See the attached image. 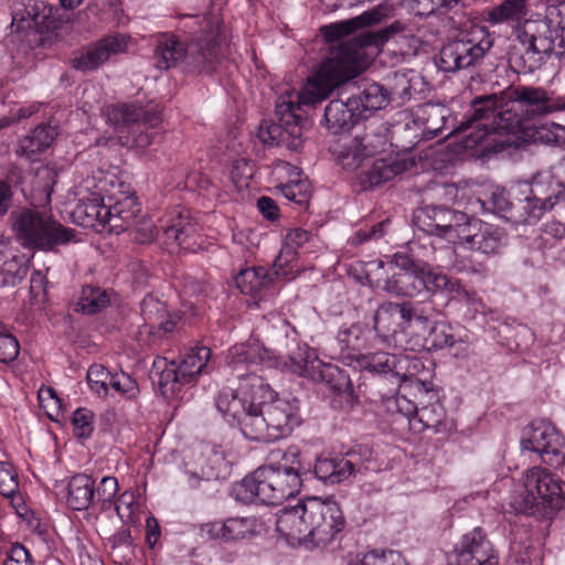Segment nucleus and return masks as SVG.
<instances>
[{
  "label": "nucleus",
  "instance_id": "nucleus-33",
  "mask_svg": "<svg viewBox=\"0 0 565 565\" xmlns=\"http://www.w3.org/2000/svg\"><path fill=\"white\" fill-rule=\"evenodd\" d=\"M385 87L375 82L363 79L358 86V93L352 95L361 116L366 118L373 111L386 107L388 103Z\"/></svg>",
  "mask_w": 565,
  "mask_h": 565
},
{
  "label": "nucleus",
  "instance_id": "nucleus-63",
  "mask_svg": "<svg viewBox=\"0 0 565 565\" xmlns=\"http://www.w3.org/2000/svg\"><path fill=\"white\" fill-rule=\"evenodd\" d=\"M426 262L415 259L406 253H396L393 255L390 267L393 268L395 266L403 270V273L418 278Z\"/></svg>",
  "mask_w": 565,
  "mask_h": 565
},
{
  "label": "nucleus",
  "instance_id": "nucleus-36",
  "mask_svg": "<svg viewBox=\"0 0 565 565\" xmlns=\"http://www.w3.org/2000/svg\"><path fill=\"white\" fill-rule=\"evenodd\" d=\"M57 136L55 126L39 125L25 136L17 149L19 156L35 160L36 156L46 150Z\"/></svg>",
  "mask_w": 565,
  "mask_h": 565
},
{
  "label": "nucleus",
  "instance_id": "nucleus-13",
  "mask_svg": "<svg viewBox=\"0 0 565 565\" xmlns=\"http://www.w3.org/2000/svg\"><path fill=\"white\" fill-rule=\"evenodd\" d=\"M179 470L180 482L194 490L203 482L226 479L231 475V465L222 451L199 446L183 455Z\"/></svg>",
  "mask_w": 565,
  "mask_h": 565
},
{
  "label": "nucleus",
  "instance_id": "nucleus-64",
  "mask_svg": "<svg viewBox=\"0 0 565 565\" xmlns=\"http://www.w3.org/2000/svg\"><path fill=\"white\" fill-rule=\"evenodd\" d=\"M140 347L151 348L159 344L164 338L159 331L157 322H145L135 334Z\"/></svg>",
  "mask_w": 565,
  "mask_h": 565
},
{
  "label": "nucleus",
  "instance_id": "nucleus-38",
  "mask_svg": "<svg viewBox=\"0 0 565 565\" xmlns=\"http://www.w3.org/2000/svg\"><path fill=\"white\" fill-rule=\"evenodd\" d=\"M372 330L364 323L355 322L350 326L343 324L337 334V342L342 352L348 351L349 355L354 353L358 356L369 348V338Z\"/></svg>",
  "mask_w": 565,
  "mask_h": 565
},
{
  "label": "nucleus",
  "instance_id": "nucleus-53",
  "mask_svg": "<svg viewBox=\"0 0 565 565\" xmlns=\"http://www.w3.org/2000/svg\"><path fill=\"white\" fill-rule=\"evenodd\" d=\"M276 189L290 202L298 205H305L310 199V183L307 179H292L287 183H281Z\"/></svg>",
  "mask_w": 565,
  "mask_h": 565
},
{
  "label": "nucleus",
  "instance_id": "nucleus-50",
  "mask_svg": "<svg viewBox=\"0 0 565 565\" xmlns=\"http://www.w3.org/2000/svg\"><path fill=\"white\" fill-rule=\"evenodd\" d=\"M119 490L117 478L106 476L100 479L98 484L95 483V499L93 507H97L100 511L109 510L117 497Z\"/></svg>",
  "mask_w": 565,
  "mask_h": 565
},
{
  "label": "nucleus",
  "instance_id": "nucleus-43",
  "mask_svg": "<svg viewBox=\"0 0 565 565\" xmlns=\"http://www.w3.org/2000/svg\"><path fill=\"white\" fill-rule=\"evenodd\" d=\"M267 463L263 467H271L276 471H285L294 472L300 475H305L306 472L302 470L301 461H300V450L295 447H288L286 449L275 448L269 451Z\"/></svg>",
  "mask_w": 565,
  "mask_h": 565
},
{
  "label": "nucleus",
  "instance_id": "nucleus-23",
  "mask_svg": "<svg viewBox=\"0 0 565 565\" xmlns=\"http://www.w3.org/2000/svg\"><path fill=\"white\" fill-rule=\"evenodd\" d=\"M188 44L173 33H159L156 36L154 65L159 70H170L186 64Z\"/></svg>",
  "mask_w": 565,
  "mask_h": 565
},
{
  "label": "nucleus",
  "instance_id": "nucleus-31",
  "mask_svg": "<svg viewBox=\"0 0 565 565\" xmlns=\"http://www.w3.org/2000/svg\"><path fill=\"white\" fill-rule=\"evenodd\" d=\"M411 163L405 159H379L362 174L361 184L364 190L372 189L394 179L407 171Z\"/></svg>",
  "mask_w": 565,
  "mask_h": 565
},
{
  "label": "nucleus",
  "instance_id": "nucleus-52",
  "mask_svg": "<svg viewBox=\"0 0 565 565\" xmlns=\"http://www.w3.org/2000/svg\"><path fill=\"white\" fill-rule=\"evenodd\" d=\"M358 359L363 369L374 374L390 373L395 366V356L382 351L361 353Z\"/></svg>",
  "mask_w": 565,
  "mask_h": 565
},
{
  "label": "nucleus",
  "instance_id": "nucleus-47",
  "mask_svg": "<svg viewBox=\"0 0 565 565\" xmlns=\"http://www.w3.org/2000/svg\"><path fill=\"white\" fill-rule=\"evenodd\" d=\"M141 113L142 106L136 104L109 105L105 109L107 121L116 128L139 124Z\"/></svg>",
  "mask_w": 565,
  "mask_h": 565
},
{
  "label": "nucleus",
  "instance_id": "nucleus-55",
  "mask_svg": "<svg viewBox=\"0 0 565 565\" xmlns=\"http://www.w3.org/2000/svg\"><path fill=\"white\" fill-rule=\"evenodd\" d=\"M86 379L93 392L99 396H107L108 382L113 379V373L104 365L93 364L87 371Z\"/></svg>",
  "mask_w": 565,
  "mask_h": 565
},
{
  "label": "nucleus",
  "instance_id": "nucleus-46",
  "mask_svg": "<svg viewBox=\"0 0 565 565\" xmlns=\"http://www.w3.org/2000/svg\"><path fill=\"white\" fill-rule=\"evenodd\" d=\"M110 303V295L106 289L85 286L77 302V310L85 315H95Z\"/></svg>",
  "mask_w": 565,
  "mask_h": 565
},
{
  "label": "nucleus",
  "instance_id": "nucleus-18",
  "mask_svg": "<svg viewBox=\"0 0 565 565\" xmlns=\"http://www.w3.org/2000/svg\"><path fill=\"white\" fill-rule=\"evenodd\" d=\"M126 47L127 43L124 36L118 34L105 36L78 52L71 60V65L81 72L95 71L107 62L111 55L124 52Z\"/></svg>",
  "mask_w": 565,
  "mask_h": 565
},
{
  "label": "nucleus",
  "instance_id": "nucleus-39",
  "mask_svg": "<svg viewBox=\"0 0 565 565\" xmlns=\"http://www.w3.org/2000/svg\"><path fill=\"white\" fill-rule=\"evenodd\" d=\"M535 177V192H550L558 202L565 201V157L548 171H539Z\"/></svg>",
  "mask_w": 565,
  "mask_h": 565
},
{
  "label": "nucleus",
  "instance_id": "nucleus-49",
  "mask_svg": "<svg viewBox=\"0 0 565 565\" xmlns=\"http://www.w3.org/2000/svg\"><path fill=\"white\" fill-rule=\"evenodd\" d=\"M446 411L438 401L419 408L415 429H434L439 431L445 426Z\"/></svg>",
  "mask_w": 565,
  "mask_h": 565
},
{
  "label": "nucleus",
  "instance_id": "nucleus-7",
  "mask_svg": "<svg viewBox=\"0 0 565 565\" xmlns=\"http://www.w3.org/2000/svg\"><path fill=\"white\" fill-rule=\"evenodd\" d=\"M518 45L510 52L509 63L516 73H533L540 70L554 55L565 56L561 52L556 34L542 20L527 21L516 31Z\"/></svg>",
  "mask_w": 565,
  "mask_h": 565
},
{
  "label": "nucleus",
  "instance_id": "nucleus-44",
  "mask_svg": "<svg viewBox=\"0 0 565 565\" xmlns=\"http://www.w3.org/2000/svg\"><path fill=\"white\" fill-rule=\"evenodd\" d=\"M235 281L242 294L257 296L260 291L268 288L271 278L264 267L258 266L241 270Z\"/></svg>",
  "mask_w": 565,
  "mask_h": 565
},
{
  "label": "nucleus",
  "instance_id": "nucleus-54",
  "mask_svg": "<svg viewBox=\"0 0 565 565\" xmlns=\"http://www.w3.org/2000/svg\"><path fill=\"white\" fill-rule=\"evenodd\" d=\"M542 21L548 24L552 32L556 34V40L559 41L558 46L562 49L561 52H565V1L548 8Z\"/></svg>",
  "mask_w": 565,
  "mask_h": 565
},
{
  "label": "nucleus",
  "instance_id": "nucleus-40",
  "mask_svg": "<svg viewBox=\"0 0 565 565\" xmlns=\"http://www.w3.org/2000/svg\"><path fill=\"white\" fill-rule=\"evenodd\" d=\"M416 78L413 71H396L390 73L385 77L386 95H388V103H396L397 106L404 105L413 96V82Z\"/></svg>",
  "mask_w": 565,
  "mask_h": 565
},
{
  "label": "nucleus",
  "instance_id": "nucleus-32",
  "mask_svg": "<svg viewBox=\"0 0 565 565\" xmlns=\"http://www.w3.org/2000/svg\"><path fill=\"white\" fill-rule=\"evenodd\" d=\"M382 17L383 14L379 9H373L352 19L323 25L321 26L320 32L322 33L326 42L333 43L352 34L358 29L380 22Z\"/></svg>",
  "mask_w": 565,
  "mask_h": 565
},
{
  "label": "nucleus",
  "instance_id": "nucleus-8",
  "mask_svg": "<svg viewBox=\"0 0 565 565\" xmlns=\"http://www.w3.org/2000/svg\"><path fill=\"white\" fill-rule=\"evenodd\" d=\"M300 422L296 399L275 397L264 404L256 415L245 416L241 431L250 440L275 441L289 436Z\"/></svg>",
  "mask_w": 565,
  "mask_h": 565
},
{
  "label": "nucleus",
  "instance_id": "nucleus-5",
  "mask_svg": "<svg viewBox=\"0 0 565 565\" xmlns=\"http://www.w3.org/2000/svg\"><path fill=\"white\" fill-rule=\"evenodd\" d=\"M564 500L565 482L546 468L533 467L510 494L509 505L515 513L551 519Z\"/></svg>",
  "mask_w": 565,
  "mask_h": 565
},
{
  "label": "nucleus",
  "instance_id": "nucleus-20",
  "mask_svg": "<svg viewBox=\"0 0 565 565\" xmlns=\"http://www.w3.org/2000/svg\"><path fill=\"white\" fill-rule=\"evenodd\" d=\"M519 188L522 193H526L523 201L520 202V209L522 210L519 214H511L513 221L523 224H535L545 212L552 210L555 204L559 203L554 199V195L550 192H535V177L533 175L531 181L519 182Z\"/></svg>",
  "mask_w": 565,
  "mask_h": 565
},
{
  "label": "nucleus",
  "instance_id": "nucleus-28",
  "mask_svg": "<svg viewBox=\"0 0 565 565\" xmlns=\"http://www.w3.org/2000/svg\"><path fill=\"white\" fill-rule=\"evenodd\" d=\"M107 205L99 192L82 196L72 212L74 221L83 227L99 230L105 228Z\"/></svg>",
  "mask_w": 565,
  "mask_h": 565
},
{
  "label": "nucleus",
  "instance_id": "nucleus-17",
  "mask_svg": "<svg viewBox=\"0 0 565 565\" xmlns=\"http://www.w3.org/2000/svg\"><path fill=\"white\" fill-rule=\"evenodd\" d=\"M161 238L167 246H177L185 250L199 247V226L185 210L174 209L161 224Z\"/></svg>",
  "mask_w": 565,
  "mask_h": 565
},
{
  "label": "nucleus",
  "instance_id": "nucleus-19",
  "mask_svg": "<svg viewBox=\"0 0 565 565\" xmlns=\"http://www.w3.org/2000/svg\"><path fill=\"white\" fill-rule=\"evenodd\" d=\"M119 188H122L120 191L122 198H116V193H110V199H114L115 202L110 205H107L105 228L107 227L109 232H114L119 234L121 232L128 231L136 221V217L140 213V204L134 193L130 191L129 185L125 183H119Z\"/></svg>",
  "mask_w": 565,
  "mask_h": 565
},
{
  "label": "nucleus",
  "instance_id": "nucleus-58",
  "mask_svg": "<svg viewBox=\"0 0 565 565\" xmlns=\"http://www.w3.org/2000/svg\"><path fill=\"white\" fill-rule=\"evenodd\" d=\"M482 206L486 210L508 220H513L511 214H515V212H513L512 203L509 200V195L504 190L493 191L489 201L482 202Z\"/></svg>",
  "mask_w": 565,
  "mask_h": 565
},
{
  "label": "nucleus",
  "instance_id": "nucleus-37",
  "mask_svg": "<svg viewBox=\"0 0 565 565\" xmlns=\"http://www.w3.org/2000/svg\"><path fill=\"white\" fill-rule=\"evenodd\" d=\"M408 8L419 17H429L435 13H447L454 11L449 17L454 28H461L465 24L463 17H459L460 0H407Z\"/></svg>",
  "mask_w": 565,
  "mask_h": 565
},
{
  "label": "nucleus",
  "instance_id": "nucleus-21",
  "mask_svg": "<svg viewBox=\"0 0 565 565\" xmlns=\"http://www.w3.org/2000/svg\"><path fill=\"white\" fill-rule=\"evenodd\" d=\"M11 25L17 32H49L56 26L54 9L43 1L29 3L13 12Z\"/></svg>",
  "mask_w": 565,
  "mask_h": 565
},
{
  "label": "nucleus",
  "instance_id": "nucleus-14",
  "mask_svg": "<svg viewBox=\"0 0 565 565\" xmlns=\"http://www.w3.org/2000/svg\"><path fill=\"white\" fill-rule=\"evenodd\" d=\"M372 451L367 447H358L344 456L318 458L313 467L315 476L324 483L338 484L355 475L371 469Z\"/></svg>",
  "mask_w": 565,
  "mask_h": 565
},
{
  "label": "nucleus",
  "instance_id": "nucleus-15",
  "mask_svg": "<svg viewBox=\"0 0 565 565\" xmlns=\"http://www.w3.org/2000/svg\"><path fill=\"white\" fill-rule=\"evenodd\" d=\"M563 447L564 437L550 420L535 419L523 429L522 450L537 454L547 465L557 466L563 461Z\"/></svg>",
  "mask_w": 565,
  "mask_h": 565
},
{
  "label": "nucleus",
  "instance_id": "nucleus-9",
  "mask_svg": "<svg viewBox=\"0 0 565 565\" xmlns=\"http://www.w3.org/2000/svg\"><path fill=\"white\" fill-rule=\"evenodd\" d=\"M239 385L236 390L223 388L215 401L217 411L231 424L243 428L245 416L256 415L264 404L273 397V391L263 377L250 374H237Z\"/></svg>",
  "mask_w": 565,
  "mask_h": 565
},
{
  "label": "nucleus",
  "instance_id": "nucleus-24",
  "mask_svg": "<svg viewBox=\"0 0 565 565\" xmlns=\"http://www.w3.org/2000/svg\"><path fill=\"white\" fill-rule=\"evenodd\" d=\"M416 344L426 351H439L458 344L455 355L457 358H467L469 355L468 343L461 339L457 340L452 326L445 320L431 323L428 333L423 337L420 342L417 341Z\"/></svg>",
  "mask_w": 565,
  "mask_h": 565
},
{
  "label": "nucleus",
  "instance_id": "nucleus-30",
  "mask_svg": "<svg viewBox=\"0 0 565 565\" xmlns=\"http://www.w3.org/2000/svg\"><path fill=\"white\" fill-rule=\"evenodd\" d=\"M28 262L9 245L0 242V287L15 286L28 274Z\"/></svg>",
  "mask_w": 565,
  "mask_h": 565
},
{
  "label": "nucleus",
  "instance_id": "nucleus-4",
  "mask_svg": "<svg viewBox=\"0 0 565 565\" xmlns=\"http://www.w3.org/2000/svg\"><path fill=\"white\" fill-rule=\"evenodd\" d=\"M345 526L340 504L334 500L310 498L284 508L276 521L277 531L290 540H309L316 546L332 542Z\"/></svg>",
  "mask_w": 565,
  "mask_h": 565
},
{
  "label": "nucleus",
  "instance_id": "nucleus-25",
  "mask_svg": "<svg viewBox=\"0 0 565 565\" xmlns=\"http://www.w3.org/2000/svg\"><path fill=\"white\" fill-rule=\"evenodd\" d=\"M363 118L354 99H332L324 109V122L328 130L333 134L350 131Z\"/></svg>",
  "mask_w": 565,
  "mask_h": 565
},
{
  "label": "nucleus",
  "instance_id": "nucleus-29",
  "mask_svg": "<svg viewBox=\"0 0 565 565\" xmlns=\"http://www.w3.org/2000/svg\"><path fill=\"white\" fill-rule=\"evenodd\" d=\"M310 353L307 354L303 363H298L299 373L301 375H309L310 370L320 369L318 376L313 379L327 382L334 392L345 393L352 392V384L344 371L332 364H322L319 360L311 359Z\"/></svg>",
  "mask_w": 565,
  "mask_h": 565
},
{
  "label": "nucleus",
  "instance_id": "nucleus-51",
  "mask_svg": "<svg viewBox=\"0 0 565 565\" xmlns=\"http://www.w3.org/2000/svg\"><path fill=\"white\" fill-rule=\"evenodd\" d=\"M423 131L426 137L434 138L441 134L446 121V109L437 105H425L423 108Z\"/></svg>",
  "mask_w": 565,
  "mask_h": 565
},
{
  "label": "nucleus",
  "instance_id": "nucleus-2",
  "mask_svg": "<svg viewBox=\"0 0 565 565\" xmlns=\"http://www.w3.org/2000/svg\"><path fill=\"white\" fill-rule=\"evenodd\" d=\"M565 110V96H554L541 86H509L500 93L476 96L471 114L454 132L463 134L465 149H473L494 134L514 132L524 121Z\"/></svg>",
  "mask_w": 565,
  "mask_h": 565
},
{
  "label": "nucleus",
  "instance_id": "nucleus-35",
  "mask_svg": "<svg viewBox=\"0 0 565 565\" xmlns=\"http://www.w3.org/2000/svg\"><path fill=\"white\" fill-rule=\"evenodd\" d=\"M529 0H502L495 7L483 12V20L491 25L503 23H520L526 20L529 13Z\"/></svg>",
  "mask_w": 565,
  "mask_h": 565
},
{
  "label": "nucleus",
  "instance_id": "nucleus-1",
  "mask_svg": "<svg viewBox=\"0 0 565 565\" xmlns=\"http://www.w3.org/2000/svg\"><path fill=\"white\" fill-rule=\"evenodd\" d=\"M364 49L356 43V36L353 38L320 64L300 92L281 95L276 103L277 121L262 120L257 130L258 139L266 146H284L289 150L301 148L305 121L297 111L301 106L321 103L334 88L355 78L365 66Z\"/></svg>",
  "mask_w": 565,
  "mask_h": 565
},
{
  "label": "nucleus",
  "instance_id": "nucleus-16",
  "mask_svg": "<svg viewBox=\"0 0 565 565\" xmlns=\"http://www.w3.org/2000/svg\"><path fill=\"white\" fill-rule=\"evenodd\" d=\"M454 565H499V555L481 527L463 534L454 548Z\"/></svg>",
  "mask_w": 565,
  "mask_h": 565
},
{
  "label": "nucleus",
  "instance_id": "nucleus-57",
  "mask_svg": "<svg viewBox=\"0 0 565 565\" xmlns=\"http://www.w3.org/2000/svg\"><path fill=\"white\" fill-rule=\"evenodd\" d=\"M18 492V472L10 462L0 461V493L6 498H13Z\"/></svg>",
  "mask_w": 565,
  "mask_h": 565
},
{
  "label": "nucleus",
  "instance_id": "nucleus-48",
  "mask_svg": "<svg viewBox=\"0 0 565 565\" xmlns=\"http://www.w3.org/2000/svg\"><path fill=\"white\" fill-rule=\"evenodd\" d=\"M416 277L405 273H393L383 279L381 288L394 296L414 297L419 292Z\"/></svg>",
  "mask_w": 565,
  "mask_h": 565
},
{
  "label": "nucleus",
  "instance_id": "nucleus-60",
  "mask_svg": "<svg viewBox=\"0 0 565 565\" xmlns=\"http://www.w3.org/2000/svg\"><path fill=\"white\" fill-rule=\"evenodd\" d=\"M128 232L131 239L138 244L151 243L158 235L152 220L146 217L136 220Z\"/></svg>",
  "mask_w": 565,
  "mask_h": 565
},
{
  "label": "nucleus",
  "instance_id": "nucleus-56",
  "mask_svg": "<svg viewBox=\"0 0 565 565\" xmlns=\"http://www.w3.org/2000/svg\"><path fill=\"white\" fill-rule=\"evenodd\" d=\"M356 565H406V562L396 551L373 550L365 553Z\"/></svg>",
  "mask_w": 565,
  "mask_h": 565
},
{
  "label": "nucleus",
  "instance_id": "nucleus-34",
  "mask_svg": "<svg viewBox=\"0 0 565 565\" xmlns=\"http://www.w3.org/2000/svg\"><path fill=\"white\" fill-rule=\"evenodd\" d=\"M95 480L86 473H76L68 480L66 502L70 508L83 511L93 505Z\"/></svg>",
  "mask_w": 565,
  "mask_h": 565
},
{
  "label": "nucleus",
  "instance_id": "nucleus-61",
  "mask_svg": "<svg viewBox=\"0 0 565 565\" xmlns=\"http://www.w3.org/2000/svg\"><path fill=\"white\" fill-rule=\"evenodd\" d=\"M225 541L241 540L252 533V522L246 518H228L224 521Z\"/></svg>",
  "mask_w": 565,
  "mask_h": 565
},
{
  "label": "nucleus",
  "instance_id": "nucleus-12",
  "mask_svg": "<svg viewBox=\"0 0 565 565\" xmlns=\"http://www.w3.org/2000/svg\"><path fill=\"white\" fill-rule=\"evenodd\" d=\"M13 227L17 239L28 248L52 250L57 245L67 244L73 237L72 230L32 210L22 211Z\"/></svg>",
  "mask_w": 565,
  "mask_h": 565
},
{
  "label": "nucleus",
  "instance_id": "nucleus-27",
  "mask_svg": "<svg viewBox=\"0 0 565 565\" xmlns=\"http://www.w3.org/2000/svg\"><path fill=\"white\" fill-rule=\"evenodd\" d=\"M227 364L237 374L243 370H249L260 364H270L269 351L258 342H246L233 345L226 356Z\"/></svg>",
  "mask_w": 565,
  "mask_h": 565
},
{
  "label": "nucleus",
  "instance_id": "nucleus-6",
  "mask_svg": "<svg viewBox=\"0 0 565 565\" xmlns=\"http://www.w3.org/2000/svg\"><path fill=\"white\" fill-rule=\"evenodd\" d=\"M302 477L294 472L276 471L271 467H259L232 489L234 498L244 503L279 504L298 494Z\"/></svg>",
  "mask_w": 565,
  "mask_h": 565
},
{
  "label": "nucleus",
  "instance_id": "nucleus-3",
  "mask_svg": "<svg viewBox=\"0 0 565 565\" xmlns=\"http://www.w3.org/2000/svg\"><path fill=\"white\" fill-rule=\"evenodd\" d=\"M417 228L483 255H497L508 243L504 228L445 205H427L414 214Z\"/></svg>",
  "mask_w": 565,
  "mask_h": 565
},
{
  "label": "nucleus",
  "instance_id": "nucleus-45",
  "mask_svg": "<svg viewBox=\"0 0 565 565\" xmlns=\"http://www.w3.org/2000/svg\"><path fill=\"white\" fill-rule=\"evenodd\" d=\"M154 367L158 370V386L163 396L168 397L178 393L181 386L186 384L175 361L168 363L166 359H162L154 363Z\"/></svg>",
  "mask_w": 565,
  "mask_h": 565
},
{
  "label": "nucleus",
  "instance_id": "nucleus-41",
  "mask_svg": "<svg viewBox=\"0 0 565 565\" xmlns=\"http://www.w3.org/2000/svg\"><path fill=\"white\" fill-rule=\"evenodd\" d=\"M416 279L418 281L417 286L419 287V291L426 289L428 291L459 294L462 290V286L458 279L449 277L441 270L431 267L428 263L424 265L422 273Z\"/></svg>",
  "mask_w": 565,
  "mask_h": 565
},
{
  "label": "nucleus",
  "instance_id": "nucleus-42",
  "mask_svg": "<svg viewBox=\"0 0 565 565\" xmlns=\"http://www.w3.org/2000/svg\"><path fill=\"white\" fill-rule=\"evenodd\" d=\"M211 356V350L206 347H201L191 350L189 353L184 355V358L177 363L179 367V372L186 384L195 381L198 375L203 372H207L209 365L207 362Z\"/></svg>",
  "mask_w": 565,
  "mask_h": 565
},
{
  "label": "nucleus",
  "instance_id": "nucleus-11",
  "mask_svg": "<svg viewBox=\"0 0 565 565\" xmlns=\"http://www.w3.org/2000/svg\"><path fill=\"white\" fill-rule=\"evenodd\" d=\"M193 25L200 29L193 31L188 43L185 68L193 74H211L218 66L225 55L226 43L220 21L207 18L190 17Z\"/></svg>",
  "mask_w": 565,
  "mask_h": 565
},
{
  "label": "nucleus",
  "instance_id": "nucleus-62",
  "mask_svg": "<svg viewBox=\"0 0 565 565\" xmlns=\"http://www.w3.org/2000/svg\"><path fill=\"white\" fill-rule=\"evenodd\" d=\"M109 388L115 390L127 398H132L138 393L137 382L124 372L113 374V379L108 382Z\"/></svg>",
  "mask_w": 565,
  "mask_h": 565
},
{
  "label": "nucleus",
  "instance_id": "nucleus-59",
  "mask_svg": "<svg viewBox=\"0 0 565 565\" xmlns=\"http://www.w3.org/2000/svg\"><path fill=\"white\" fill-rule=\"evenodd\" d=\"M94 413L88 408H77L72 418L74 435L87 439L94 431Z\"/></svg>",
  "mask_w": 565,
  "mask_h": 565
},
{
  "label": "nucleus",
  "instance_id": "nucleus-10",
  "mask_svg": "<svg viewBox=\"0 0 565 565\" xmlns=\"http://www.w3.org/2000/svg\"><path fill=\"white\" fill-rule=\"evenodd\" d=\"M493 45V39L483 26H471L446 42L436 58L438 68L455 73L479 65Z\"/></svg>",
  "mask_w": 565,
  "mask_h": 565
},
{
  "label": "nucleus",
  "instance_id": "nucleus-26",
  "mask_svg": "<svg viewBox=\"0 0 565 565\" xmlns=\"http://www.w3.org/2000/svg\"><path fill=\"white\" fill-rule=\"evenodd\" d=\"M403 309L404 301L384 302L377 308L373 317V329L383 343L390 345L396 334L406 328L403 323Z\"/></svg>",
  "mask_w": 565,
  "mask_h": 565
},
{
  "label": "nucleus",
  "instance_id": "nucleus-22",
  "mask_svg": "<svg viewBox=\"0 0 565 565\" xmlns=\"http://www.w3.org/2000/svg\"><path fill=\"white\" fill-rule=\"evenodd\" d=\"M418 29L412 20H395L391 24L377 30H363L356 35V43L361 47L374 46L376 49L383 46L390 40L414 39Z\"/></svg>",
  "mask_w": 565,
  "mask_h": 565
}]
</instances>
